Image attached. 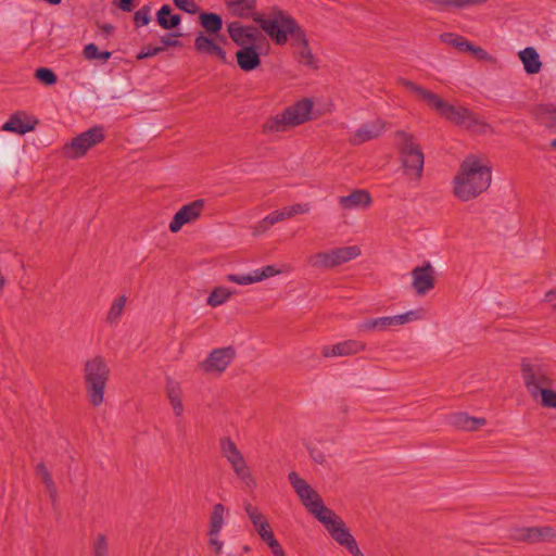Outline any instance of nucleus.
<instances>
[{
    "label": "nucleus",
    "instance_id": "4be33fe9",
    "mask_svg": "<svg viewBox=\"0 0 556 556\" xmlns=\"http://www.w3.org/2000/svg\"><path fill=\"white\" fill-rule=\"evenodd\" d=\"M291 45L294 48V54L298 61L308 67H316V59L308 47L305 31L302 29L291 40Z\"/></svg>",
    "mask_w": 556,
    "mask_h": 556
},
{
    "label": "nucleus",
    "instance_id": "c9c22d12",
    "mask_svg": "<svg viewBox=\"0 0 556 556\" xmlns=\"http://www.w3.org/2000/svg\"><path fill=\"white\" fill-rule=\"evenodd\" d=\"M83 54L87 60H100L101 62H106L112 55L110 51H99L94 43L86 45L84 47Z\"/></svg>",
    "mask_w": 556,
    "mask_h": 556
},
{
    "label": "nucleus",
    "instance_id": "f8f14e48",
    "mask_svg": "<svg viewBox=\"0 0 556 556\" xmlns=\"http://www.w3.org/2000/svg\"><path fill=\"white\" fill-rule=\"evenodd\" d=\"M236 357L232 346L217 348L199 364V369L206 375L220 376Z\"/></svg>",
    "mask_w": 556,
    "mask_h": 556
},
{
    "label": "nucleus",
    "instance_id": "338daca9",
    "mask_svg": "<svg viewBox=\"0 0 556 556\" xmlns=\"http://www.w3.org/2000/svg\"><path fill=\"white\" fill-rule=\"evenodd\" d=\"M554 307L556 308V304H554Z\"/></svg>",
    "mask_w": 556,
    "mask_h": 556
},
{
    "label": "nucleus",
    "instance_id": "69168bd1",
    "mask_svg": "<svg viewBox=\"0 0 556 556\" xmlns=\"http://www.w3.org/2000/svg\"><path fill=\"white\" fill-rule=\"evenodd\" d=\"M552 147L556 149V138L552 141Z\"/></svg>",
    "mask_w": 556,
    "mask_h": 556
},
{
    "label": "nucleus",
    "instance_id": "603ef678",
    "mask_svg": "<svg viewBox=\"0 0 556 556\" xmlns=\"http://www.w3.org/2000/svg\"><path fill=\"white\" fill-rule=\"evenodd\" d=\"M164 50L163 47H144L138 54L139 60H143L147 58H152Z\"/></svg>",
    "mask_w": 556,
    "mask_h": 556
},
{
    "label": "nucleus",
    "instance_id": "5fc2aeb1",
    "mask_svg": "<svg viewBox=\"0 0 556 556\" xmlns=\"http://www.w3.org/2000/svg\"><path fill=\"white\" fill-rule=\"evenodd\" d=\"M135 0H113V4L122 12H131L135 9Z\"/></svg>",
    "mask_w": 556,
    "mask_h": 556
},
{
    "label": "nucleus",
    "instance_id": "6ab92c4d",
    "mask_svg": "<svg viewBox=\"0 0 556 556\" xmlns=\"http://www.w3.org/2000/svg\"><path fill=\"white\" fill-rule=\"evenodd\" d=\"M337 201L340 210L343 212L363 211L372 203L369 192L363 189L354 190L346 195H340Z\"/></svg>",
    "mask_w": 556,
    "mask_h": 556
},
{
    "label": "nucleus",
    "instance_id": "cd10ccee",
    "mask_svg": "<svg viewBox=\"0 0 556 556\" xmlns=\"http://www.w3.org/2000/svg\"><path fill=\"white\" fill-rule=\"evenodd\" d=\"M451 422L458 429L473 431L485 424L484 418H476L467 415L466 413L454 414Z\"/></svg>",
    "mask_w": 556,
    "mask_h": 556
},
{
    "label": "nucleus",
    "instance_id": "e2e57ef3",
    "mask_svg": "<svg viewBox=\"0 0 556 556\" xmlns=\"http://www.w3.org/2000/svg\"><path fill=\"white\" fill-rule=\"evenodd\" d=\"M275 212H276V214H277V216L279 218V222H283V220L288 219L283 208L276 210Z\"/></svg>",
    "mask_w": 556,
    "mask_h": 556
},
{
    "label": "nucleus",
    "instance_id": "423d86ee",
    "mask_svg": "<svg viewBox=\"0 0 556 556\" xmlns=\"http://www.w3.org/2000/svg\"><path fill=\"white\" fill-rule=\"evenodd\" d=\"M521 377L529 394L534 399H540L542 405L544 392L551 391L552 379L547 367L540 361L523 359L521 362Z\"/></svg>",
    "mask_w": 556,
    "mask_h": 556
},
{
    "label": "nucleus",
    "instance_id": "0eeeda50",
    "mask_svg": "<svg viewBox=\"0 0 556 556\" xmlns=\"http://www.w3.org/2000/svg\"><path fill=\"white\" fill-rule=\"evenodd\" d=\"M425 309L419 307L415 309L407 311L402 314L393 315V316H382L376 318H369L363 320L357 325V330L359 332H369V331H390L395 330L406 324L415 323L422 320L425 318Z\"/></svg>",
    "mask_w": 556,
    "mask_h": 556
},
{
    "label": "nucleus",
    "instance_id": "79ce46f5",
    "mask_svg": "<svg viewBox=\"0 0 556 556\" xmlns=\"http://www.w3.org/2000/svg\"><path fill=\"white\" fill-rule=\"evenodd\" d=\"M94 556H109V542L104 534H98L94 539Z\"/></svg>",
    "mask_w": 556,
    "mask_h": 556
},
{
    "label": "nucleus",
    "instance_id": "4c0bfd02",
    "mask_svg": "<svg viewBox=\"0 0 556 556\" xmlns=\"http://www.w3.org/2000/svg\"><path fill=\"white\" fill-rule=\"evenodd\" d=\"M282 208H283L288 219H290L298 215L308 214L312 210V206L309 203L304 202V203H294L292 205H288Z\"/></svg>",
    "mask_w": 556,
    "mask_h": 556
},
{
    "label": "nucleus",
    "instance_id": "4468645a",
    "mask_svg": "<svg viewBox=\"0 0 556 556\" xmlns=\"http://www.w3.org/2000/svg\"><path fill=\"white\" fill-rule=\"evenodd\" d=\"M205 201L202 199L194 200L182 205L169 222L168 229L173 233L179 232L185 225L195 223L202 215Z\"/></svg>",
    "mask_w": 556,
    "mask_h": 556
},
{
    "label": "nucleus",
    "instance_id": "393cba45",
    "mask_svg": "<svg viewBox=\"0 0 556 556\" xmlns=\"http://www.w3.org/2000/svg\"><path fill=\"white\" fill-rule=\"evenodd\" d=\"M237 63L244 72H252L261 64V56L257 47L241 48L236 53Z\"/></svg>",
    "mask_w": 556,
    "mask_h": 556
},
{
    "label": "nucleus",
    "instance_id": "4d7b16f0",
    "mask_svg": "<svg viewBox=\"0 0 556 556\" xmlns=\"http://www.w3.org/2000/svg\"><path fill=\"white\" fill-rule=\"evenodd\" d=\"M485 1L486 0H453L452 7L462 9L469 5L484 3Z\"/></svg>",
    "mask_w": 556,
    "mask_h": 556
},
{
    "label": "nucleus",
    "instance_id": "de8ad7c7",
    "mask_svg": "<svg viewBox=\"0 0 556 556\" xmlns=\"http://www.w3.org/2000/svg\"><path fill=\"white\" fill-rule=\"evenodd\" d=\"M175 5L179 8L180 10L189 13L194 14L198 12V5L193 0H173Z\"/></svg>",
    "mask_w": 556,
    "mask_h": 556
},
{
    "label": "nucleus",
    "instance_id": "f257e3e1",
    "mask_svg": "<svg viewBox=\"0 0 556 556\" xmlns=\"http://www.w3.org/2000/svg\"><path fill=\"white\" fill-rule=\"evenodd\" d=\"M289 482L294 489L306 510L323 525L329 536L352 556H364L356 539L344 520L331 508L327 507L318 494L298 472L291 471Z\"/></svg>",
    "mask_w": 556,
    "mask_h": 556
},
{
    "label": "nucleus",
    "instance_id": "7ed1b4c3",
    "mask_svg": "<svg viewBox=\"0 0 556 556\" xmlns=\"http://www.w3.org/2000/svg\"><path fill=\"white\" fill-rule=\"evenodd\" d=\"M253 21L277 46L286 45L302 30V27L289 13L277 8L265 14H256Z\"/></svg>",
    "mask_w": 556,
    "mask_h": 556
},
{
    "label": "nucleus",
    "instance_id": "680f3d73",
    "mask_svg": "<svg viewBox=\"0 0 556 556\" xmlns=\"http://www.w3.org/2000/svg\"><path fill=\"white\" fill-rule=\"evenodd\" d=\"M556 300V290H549L545 293L544 301L547 303H553Z\"/></svg>",
    "mask_w": 556,
    "mask_h": 556
},
{
    "label": "nucleus",
    "instance_id": "39448f33",
    "mask_svg": "<svg viewBox=\"0 0 556 556\" xmlns=\"http://www.w3.org/2000/svg\"><path fill=\"white\" fill-rule=\"evenodd\" d=\"M110 375L111 369L103 356L96 355L86 361L84 365V380L86 392L92 406L98 407L103 404Z\"/></svg>",
    "mask_w": 556,
    "mask_h": 556
},
{
    "label": "nucleus",
    "instance_id": "7c9ffc66",
    "mask_svg": "<svg viewBox=\"0 0 556 556\" xmlns=\"http://www.w3.org/2000/svg\"><path fill=\"white\" fill-rule=\"evenodd\" d=\"M336 266L345 264L357 258L362 254L358 245H346L333 249Z\"/></svg>",
    "mask_w": 556,
    "mask_h": 556
},
{
    "label": "nucleus",
    "instance_id": "a19ab883",
    "mask_svg": "<svg viewBox=\"0 0 556 556\" xmlns=\"http://www.w3.org/2000/svg\"><path fill=\"white\" fill-rule=\"evenodd\" d=\"M542 121L551 128L556 129V106L545 105L541 109Z\"/></svg>",
    "mask_w": 556,
    "mask_h": 556
},
{
    "label": "nucleus",
    "instance_id": "c85d7f7f",
    "mask_svg": "<svg viewBox=\"0 0 556 556\" xmlns=\"http://www.w3.org/2000/svg\"><path fill=\"white\" fill-rule=\"evenodd\" d=\"M156 22L163 29H172L181 23L178 14H172V8L167 4L161 7L156 13Z\"/></svg>",
    "mask_w": 556,
    "mask_h": 556
},
{
    "label": "nucleus",
    "instance_id": "3c124183",
    "mask_svg": "<svg viewBox=\"0 0 556 556\" xmlns=\"http://www.w3.org/2000/svg\"><path fill=\"white\" fill-rule=\"evenodd\" d=\"M168 401H169V404H170L174 415L176 417H182L185 414V405L182 402V396L174 397Z\"/></svg>",
    "mask_w": 556,
    "mask_h": 556
},
{
    "label": "nucleus",
    "instance_id": "ddd939ff",
    "mask_svg": "<svg viewBox=\"0 0 556 556\" xmlns=\"http://www.w3.org/2000/svg\"><path fill=\"white\" fill-rule=\"evenodd\" d=\"M228 515V509L220 503L214 504L208 515V544L217 553H219L224 547V542L220 540V533L227 523Z\"/></svg>",
    "mask_w": 556,
    "mask_h": 556
},
{
    "label": "nucleus",
    "instance_id": "9d476101",
    "mask_svg": "<svg viewBox=\"0 0 556 556\" xmlns=\"http://www.w3.org/2000/svg\"><path fill=\"white\" fill-rule=\"evenodd\" d=\"M104 139V130L101 126H94L88 130L77 135L67 142L62 150L65 157L77 160L83 157L91 148L102 142Z\"/></svg>",
    "mask_w": 556,
    "mask_h": 556
},
{
    "label": "nucleus",
    "instance_id": "a18cd8bd",
    "mask_svg": "<svg viewBox=\"0 0 556 556\" xmlns=\"http://www.w3.org/2000/svg\"><path fill=\"white\" fill-rule=\"evenodd\" d=\"M401 83H402L403 86H405L409 90L416 92L428 104H429L428 96H437L435 93H432V92H430V91H428V90H426V89L415 85L414 83H412L409 80L402 79Z\"/></svg>",
    "mask_w": 556,
    "mask_h": 556
},
{
    "label": "nucleus",
    "instance_id": "052dcab7",
    "mask_svg": "<svg viewBox=\"0 0 556 556\" xmlns=\"http://www.w3.org/2000/svg\"><path fill=\"white\" fill-rule=\"evenodd\" d=\"M266 218H267V223H269L271 227H273L274 225H276V224L280 223V222H279V218H278V216H277V214H276V212H275V211H274V212H271L270 214L266 215Z\"/></svg>",
    "mask_w": 556,
    "mask_h": 556
},
{
    "label": "nucleus",
    "instance_id": "6e6552de",
    "mask_svg": "<svg viewBox=\"0 0 556 556\" xmlns=\"http://www.w3.org/2000/svg\"><path fill=\"white\" fill-rule=\"evenodd\" d=\"M219 447L223 457L232 468L237 478L248 488H254L256 480L252 473L250 466L239 450L235 441L230 437H223L219 440Z\"/></svg>",
    "mask_w": 556,
    "mask_h": 556
},
{
    "label": "nucleus",
    "instance_id": "bb28decb",
    "mask_svg": "<svg viewBox=\"0 0 556 556\" xmlns=\"http://www.w3.org/2000/svg\"><path fill=\"white\" fill-rule=\"evenodd\" d=\"M523 70L529 75L538 74L542 68V62L538 51L533 47H527L518 53Z\"/></svg>",
    "mask_w": 556,
    "mask_h": 556
},
{
    "label": "nucleus",
    "instance_id": "e433bc0d",
    "mask_svg": "<svg viewBox=\"0 0 556 556\" xmlns=\"http://www.w3.org/2000/svg\"><path fill=\"white\" fill-rule=\"evenodd\" d=\"M286 271H288L287 267L279 268V267H277L275 265H267V266H264L262 268L254 269L256 282L264 281V280H266L268 278L278 276V275H280L282 273H286Z\"/></svg>",
    "mask_w": 556,
    "mask_h": 556
},
{
    "label": "nucleus",
    "instance_id": "864d4df0",
    "mask_svg": "<svg viewBox=\"0 0 556 556\" xmlns=\"http://www.w3.org/2000/svg\"><path fill=\"white\" fill-rule=\"evenodd\" d=\"M542 406L546 407V408L556 409V391L555 390L552 389L551 391L544 392V399H543Z\"/></svg>",
    "mask_w": 556,
    "mask_h": 556
},
{
    "label": "nucleus",
    "instance_id": "a878e982",
    "mask_svg": "<svg viewBox=\"0 0 556 556\" xmlns=\"http://www.w3.org/2000/svg\"><path fill=\"white\" fill-rule=\"evenodd\" d=\"M226 8L233 16L250 18L256 16V0H225Z\"/></svg>",
    "mask_w": 556,
    "mask_h": 556
},
{
    "label": "nucleus",
    "instance_id": "a211bd4d",
    "mask_svg": "<svg viewBox=\"0 0 556 556\" xmlns=\"http://www.w3.org/2000/svg\"><path fill=\"white\" fill-rule=\"evenodd\" d=\"M412 287L417 295H425L434 288L435 271L430 263L412 270Z\"/></svg>",
    "mask_w": 556,
    "mask_h": 556
},
{
    "label": "nucleus",
    "instance_id": "dca6fc26",
    "mask_svg": "<svg viewBox=\"0 0 556 556\" xmlns=\"http://www.w3.org/2000/svg\"><path fill=\"white\" fill-rule=\"evenodd\" d=\"M219 40L224 41L225 39L220 36L212 37L199 33L194 37V49L201 55L216 58L220 62L227 63V52L220 46Z\"/></svg>",
    "mask_w": 556,
    "mask_h": 556
},
{
    "label": "nucleus",
    "instance_id": "1a4fd4ad",
    "mask_svg": "<svg viewBox=\"0 0 556 556\" xmlns=\"http://www.w3.org/2000/svg\"><path fill=\"white\" fill-rule=\"evenodd\" d=\"M397 146L400 149V156L408 177L418 179L424 170L425 157L418 143L415 139L405 134L397 135Z\"/></svg>",
    "mask_w": 556,
    "mask_h": 556
},
{
    "label": "nucleus",
    "instance_id": "13d9d810",
    "mask_svg": "<svg viewBox=\"0 0 556 556\" xmlns=\"http://www.w3.org/2000/svg\"><path fill=\"white\" fill-rule=\"evenodd\" d=\"M267 547L269 548L271 556H288L279 541L270 544Z\"/></svg>",
    "mask_w": 556,
    "mask_h": 556
},
{
    "label": "nucleus",
    "instance_id": "9b49d317",
    "mask_svg": "<svg viewBox=\"0 0 556 556\" xmlns=\"http://www.w3.org/2000/svg\"><path fill=\"white\" fill-rule=\"evenodd\" d=\"M429 105L448 122L470 128L473 121L472 114L464 106H455L443 101L439 96H428Z\"/></svg>",
    "mask_w": 556,
    "mask_h": 556
},
{
    "label": "nucleus",
    "instance_id": "412c9836",
    "mask_svg": "<svg viewBox=\"0 0 556 556\" xmlns=\"http://www.w3.org/2000/svg\"><path fill=\"white\" fill-rule=\"evenodd\" d=\"M386 129L382 119L377 118L361 125L352 135L351 140L355 144H361L380 136Z\"/></svg>",
    "mask_w": 556,
    "mask_h": 556
},
{
    "label": "nucleus",
    "instance_id": "aec40b11",
    "mask_svg": "<svg viewBox=\"0 0 556 556\" xmlns=\"http://www.w3.org/2000/svg\"><path fill=\"white\" fill-rule=\"evenodd\" d=\"M37 123V119L27 113L17 112L12 114L10 118L2 125V130L17 135H25L29 131H33Z\"/></svg>",
    "mask_w": 556,
    "mask_h": 556
},
{
    "label": "nucleus",
    "instance_id": "f704fd0d",
    "mask_svg": "<svg viewBox=\"0 0 556 556\" xmlns=\"http://www.w3.org/2000/svg\"><path fill=\"white\" fill-rule=\"evenodd\" d=\"M440 38L444 43L454 47L459 51H468L470 46V42L465 37L453 33L442 34Z\"/></svg>",
    "mask_w": 556,
    "mask_h": 556
},
{
    "label": "nucleus",
    "instance_id": "c03bdc74",
    "mask_svg": "<svg viewBox=\"0 0 556 556\" xmlns=\"http://www.w3.org/2000/svg\"><path fill=\"white\" fill-rule=\"evenodd\" d=\"M36 77L46 85H54L56 83V75L46 67H40L36 71Z\"/></svg>",
    "mask_w": 556,
    "mask_h": 556
},
{
    "label": "nucleus",
    "instance_id": "2f4dec72",
    "mask_svg": "<svg viewBox=\"0 0 556 556\" xmlns=\"http://www.w3.org/2000/svg\"><path fill=\"white\" fill-rule=\"evenodd\" d=\"M201 26L210 34H218L223 28V20L216 13L203 12L199 16Z\"/></svg>",
    "mask_w": 556,
    "mask_h": 556
},
{
    "label": "nucleus",
    "instance_id": "6e6d98bb",
    "mask_svg": "<svg viewBox=\"0 0 556 556\" xmlns=\"http://www.w3.org/2000/svg\"><path fill=\"white\" fill-rule=\"evenodd\" d=\"M160 41L165 47H180V41L176 38V35L174 34H166L161 37Z\"/></svg>",
    "mask_w": 556,
    "mask_h": 556
},
{
    "label": "nucleus",
    "instance_id": "bf43d9fd",
    "mask_svg": "<svg viewBox=\"0 0 556 556\" xmlns=\"http://www.w3.org/2000/svg\"><path fill=\"white\" fill-rule=\"evenodd\" d=\"M433 4H435L439 9H445L452 7L453 0H430Z\"/></svg>",
    "mask_w": 556,
    "mask_h": 556
},
{
    "label": "nucleus",
    "instance_id": "49530a36",
    "mask_svg": "<svg viewBox=\"0 0 556 556\" xmlns=\"http://www.w3.org/2000/svg\"><path fill=\"white\" fill-rule=\"evenodd\" d=\"M166 393H167L168 400L182 396V390H181L180 384L173 379L167 380Z\"/></svg>",
    "mask_w": 556,
    "mask_h": 556
},
{
    "label": "nucleus",
    "instance_id": "09e8293b",
    "mask_svg": "<svg viewBox=\"0 0 556 556\" xmlns=\"http://www.w3.org/2000/svg\"><path fill=\"white\" fill-rule=\"evenodd\" d=\"M467 52L472 53L478 60L481 61L490 62L493 60L492 55L486 50L482 49L481 47L473 46L472 43H470Z\"/></svg>",
    "mask_w": 556,
    "mask_h": 556
},
{
    "label": "nucleus",
    "instance_id": "0e129e2a",
    "mask_svg": "<svg viewBox=\"0 0 556 556\" xmlns=\"http://www.w3.org/2000/svg\"><path fill=\"white\" fill-rule=\"evenodd\" d=\"M4 285H5V279L3 276L0 275V291L3 289Z\"/></svg>",
    "mask_w": 556,
    "mask_h": 556
},
{
    "label": "nucleus",
    "instance_id": "ea45409f",
    "mask_svg": "<svg viewBox=\"0 0 556 556\" xmlns=\"http://www.w3.org/2000/svg\"><path fill=\"white\" fill-rule=\"evenodd\" d=\"M151 22V7L143 5L134 14V23L137 27H142Z\"/></svg>",
    "mask_w": 556,
    "mask_h": 556
},
{
    "label": "nucleus",
    "instance_id": "c756f323",
    "mask_svg": "<svg viewBox=\"0 0 556 556\" xmlns=\"http://www.w3.org/2000/svg\"><path fill=\"white\" fill-rule=\"evenodd\" d=\"M236 293L231 288L225 286L215 287L206 299V304L211 307H217L230 300Z\"/></svg>",
    "mask_w": 556,
    "mask_h": 556
},
{
    "label": "nucleus",
    "instance_id": "5701e85b",
    "mask_svg": "<svg viewBox=\"0 0 556 556\" xmlns=\"http://www.w3.org/2000/svg\"><path fill=\"white\" fill-rule=\"evenodd\" d=\"M365 343L357 340H345L333 345H328L323 349L325 357L349 356L364 351Z\"/></svg>",
    "mask_w": 556,
    "mask_h": 556
},
{
    "label": "nucleus",
    "instance_id": "58836bf2",
    "mask_svg": "<svg viewBox=\"0 0 556 556\" xmlns=\"http://www.w3.org/2000/svg\"><path fill=\"white\" fill-rule=\"evenodd\" d=\"M226 280L237 283L239 286L257 283L254 270H252L249 274H229L226 276Z\"/></svg>",
    "mask_w": 556,
    "mask_h": 556
},
{
    "label": "nucleus",
    "instance_id": "f03ea898",
    "mask_svg": "<svg viewBox=\"0 0 556 556\" xmlns=\"http://www.w3.org/2000/svg\"><path fill=\"white\" fill-rule=\"evenodd\" d=\"M492 181L489 161L480 155H468L460 164L453 179L454 194L462 201H469L488 190Z\"/></svg>",
    "mask_w": 556,
    "mask_h": 556
},
{
    "label": "nucleus",
    "instance_id": "f3484780",
    "mask_svg": "<svg viewBox=\"0 0 556 556\" xmlns=\"http://www.w3.org/2000/svg\"><path fill=\"white\" fill-rule=\"evenodd\" d=\"M244 511L248 515L255 532L267 546L278 541L267 517L257 507L247 504L244 506Z\"/></svg>",
    "mask_w": 556,
    "mask_h": 556
},
{
    "label": "nucleus",
    "instance_id": "473e14b6",
    "mask_svg": "<svg viewBox=\"0 0 556 556\" xmlns=\"http://www.w3.org/2000/svg\"><path fill=\"white\" fill-rule=\"evenodd\" d=\"M308 263L313 267H318V268L336 267L333 249L324 251V252H318V253L312 255L308 260Z\"/></svg>",
    "mask_w": 556,
    "mask_h": 556
},
{
    "label": "nucleus",
    "instance_id": "8fccbe9b",
    "mask_svg": "<svg viewBox=\"0 0 556 556\" xmlns=\"http://www.w3.org/2000/svg\"><path fill=\"white\" fill-rule=\"evenodd\" d=\"M270 224L267 223V218L266 216L261 219L260 222H257L253 227H252V235L254 237H260L262 235H264L265 232H267L269 229H270Z\"/></svg>",
    "mask_w": 556,
    "mask_h": 556
},
{
    "label": "nucleus",
    "instance_id": "b1692460",
    "mask_svg": "<svg viewBox=\"0 0 556 556\" xmlns=\"http://www.w3.org/2000/svg\"><path fill=\"white\" fill-rule=\"evenodd\" d=\"M556 536L555 529L551 527L543 528H522L516 530L514 538L519 541L526 542H541L551 541Z\"/></svg>",
    "mask_w": 556,
    "mask_h": 556
},
{
    "label": "nucleus",
    "instance_id": "37998d69",
    "mask_svg": "<svg viewBox=\"0 0 556 556\" xmlns=\"http://www.w3.org/2000/svg\"><path fill=\"white\" fill-rule=\"evenodd\" d=\"M37 475L41 478L43 483L47 485V489L49 490L50 494L53 495L55 492L53 480H52L47 467L43 464L37 465Z\"/></svg>",
    "mask_w": 556,
    "mask_h": 556
},
{
    "label": "nucleus",
    "instance_id": "20e7f679",
    "mask_svg": "<svg viewBox=\"0 0 556 556\" xmlns=\"http://www.w3.org/2000/svg\"><path fill=\"white\" fill-rule=\"evenodd\" d=\"M313 98H301L287 106L282 112L269 117L263 125L265 132H282L289 128L300 126L316 116Z\"/></svg>",
    "mask_w": 556,
    "mask_h": 556
},
{
    "label": "nucleus",
    "instance_id": "72a5a7b5",
    "mask_svg": "<svg viewBox=\"0 0 556 556\" xmlns=\"http://www.w3.org/2000/svg\"><path fill=\"white\" fill-rule=\"evenodd\" d=\"M126 301L127 299L125 295H121L113 301L106 315V321L110 325H116L119 321Z\"/></svg>",
    "mask_w": 556,
    "mask_h": 556
},
{
    "label": "nucleus",
    "instance_id": "2eb2a0df",
    "mask_svg": "<svg viewBox=\"0 0 556 556\" xmlns=\"http://www.w3.org/2000/svg\"><path fill=\"white\" fill-rule=\"evenodd\" d=\"M229 37L239 47H257L262 39L258 28L251 25H243L240 22H231L227 27Z\"/></svg>",
    "mask_w": 556,
    "mask_h": 556
}]
</instances>
